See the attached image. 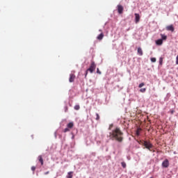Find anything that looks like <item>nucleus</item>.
Returning <instances> with one entry per match:
<instances>
[{
    "mask_svg": "<svg viewBox=\"0 0 178 178\" xmlns=\"http://www.w3.org/2000/svg\"><path fill=\"white\" fill-rule=\"evenodd\" d=\"M67 178H73V172H69Z\"/></svg>",
    "mask_w": 178,
    "mask_h": 178,
    "instance_id": "nucleus-15",
    "label": "nucleus"
},
{
    "mask_svg": "<svg viewBox=\"0 0 178 178\" xmlns=\"http://www.w3.org/2000/svg\"><path fill=\"white\" fill-rule=\"evenodd\" d=\"M144 86H145V84L144 83H141L140 84H139L138 88H141L144 87Z\"/></svg>",
    "mask_w": 178,
    "mask_h": 178,
    "instance_id": "nucleus-21",
    "label": "nucleus"
},
{
    "mask_svg": "<svg viewBox=\"0 0 178 178\" xmlns=\"http://www.w3.org/2000/svg\"><path fill=\"white\" fill-rule=\"evenodd\" d=\"M173 113H174V111H171V113H172V114H173Z\"/></svg>",
    "mask_w": 178,
    "mask_h": 178,
    "instance_id": "nucleus-31",
    "label": "nucleus"
},
{
    "mask_svg": "<svg viewBox=\"0 0 178 178\" xmlns=\"http://www.w3.org/2000/svg\"><path fill=\"white\" fill-rule=\"evenodd\" d=\"M74 109H75V111H79L80 109V105H75Z\"/></svg>",
    "mask_w": 178,
    "mask_h": 178,
    "instance_id": "nucleus-17",
    "label": "nucleus"
},
{
    "mask_svg": "<svg viewBox=\"0 0 178 178\" xmlns=\"http://www.w3.org/2000/svg\"><path fill=\"white\" fill-rule=\"evenodd\" d=\"M67 111H68L67 106H65V112H67Z\"/></svg>",
    "mask_w": 178,
    "mask_h": 178,
    "instance_id": "nucleus-27",
    "label": "nucleus"
},
{
    "mask_svg": "<svg viewBox=\"0 0 178 178\" xmlns=\"http://www.w3.org/2000/svg\"><path fill=\"white\" fill-rule=\"evenodd\" d=\"M67 131H70V129L67 127V128L64 129V133H67Z\"/></svg>",
    "mask_w": 178,
    "mask_h": 178,
    "instance_id": "nucleus-22",
    "label": "nucleus"
},
{
    "mask_svg": "<svg viewBox=\"0 0 178 178\" xmlns=\"http://www.w3.org/2000/svg\"><path fill=\"white\" fill-rule=\"evenodd\" d=\"M140 131H141V128H138L136 130V136H140Z\"/></svg>",
    "mask_w": 178,
    "mask_h": 178,
    "instance_id": "nucleus-16",
    "label": "nucleus"
},
{
    "mask_svg": "<svg viewBox=\"0 0 178 178\" xmlns=\"http://www.w3.org/2000/svg\"><path fill=\"white\" fill-rule=\"evenodd\" d=\"M38 161L40 162L41 165H44V159H42V156H38Z\"/></svg>",
    "mask_w": 178,
    "mask_h": 178,
    "instance_id": "nucleus-12",
    "label": "nucleus"
},
{
    "mask_svg": "<svg viewBox=\"0 0 178 178\" xmlns=\"http://www.w3.org/2000/svg\"><path fill=\"white\" fill-rule=\"evenodd\" d=\"M49 171L44 172V175H49Z\"/></svg>",
    "mask_w": 178,
    "mask_h": 178,
    "instance_id": "nucleus-29",
    "label": "nucleus"
},
{
    "mask_svg": "<svg viewBox=\"0 0 178 178\" xmlns=\"http://www.w3.org/2000/svg\"><path fill=\"white\" fill-rule=\"evenodd\" d=\"M75 79H76V75H74V74H70V79H69L70 83H73Z\"/></svg>",
    "mask_w": 178,
    "mask_h": 178,
    "instance_id": "nucleus-7",
    "label": "nucleus"
},
{
    "mask_svg": "<svg viewBox=\"0 0 178 178\" xmlns=\"http://www.w3.org/2000/svg\"><path fill=\"white\" fill-rule=\"evenodd\" d=\"M117 10L119 13V15H122V13H123V10H124V8L123 6L119 4L117 6Z\"/></svg>",
    "mask_w": 178,
    "mask_h": 178,
    "instance_id": "nucleus-4",
    "label": "nucleus"
},
{
    "mask_svg": "<svg viewBox=\"0 0 178 178\" xmlns=\"http://www.w3.org/2000/svg\"><path fill=\"white\" fill-rule=\"evenodd\" d=\"M74 127V123H73L72 122H70L67 124V127L68 129H73V127Z\"/></svg>",
    "mask_w": 178,
    "mask_h": 178,
    "instance_id": "nucleus-10",
    "label": "nucleus"
},
{
    "mask_svg": "<svg viewBox=\"0 0 178 178\" xmlns=\"http://www.w3.org/2000/svg\"><path fill=\"white\" fill-rule=\"evenodd\" d=\"M99 31H102V30L100 29Z\"/></svg>",
    "mask_w": 178,
    "mask_h": 178,
    "instance_id": "nucleus-32",
    "label": "nucleus"
},
{
    "mask_svg": "<svg viewBox=\"0 0 178 178\" xmlns=\"http://www.w3.org/2000/svg\"><path fill=\"white\" fill-rule=\"evenodd\" d=\"M151 62H153V63L156 62V58H151Z\"/></svg>",
    "mask_w": 178,
    "mask_h": 178,
    "instance_id": "nucleus-23",
    "label": "nucleus"
},
{
    "mask_svg": "<svg viewBox=\"0 0 178 178\" xmlns=\"http://www.w3.org/2000/svg\"><path fill=\"white\" fill-rule=\"evenodd\" d=\"M96 67H97V65H95V63L94 61H92L90 67L86 72L85 77H87V74H88V72H90V73H93Z\"/></svg>",
    "mask_w": 178,
    "mask_h": 178,
    "instance_id": "nucleus-2",
    "label": "nucleus"
},
{
    "mask_svg": "<svg viewBox=\"0 0 178 178\" xmlns=\"http://www.w3.org/2000/svg\"><path fill=\"white\" fill-rule=\"evenodd\" d=\"M140 22V14L135 13V23H138Z\"/></svg>",
    "mask_w": 178,
    "mask_h": 178,
    "instance_id": "nucleus-8",
    "label": "nucleus"
},
{
    "mask_svg": "<svg viewBox=\"0 0 178 178\" xmlns=\"http://www.w3.org/2000/svg\"><path fill=\"white\" fill-rule=\"evenodd\" d=\"M145 91H147V88H145L140 89V92H145Z\"/></svg>",
    "mask_w": 178,
    "mask_h": 178,
    "instance_id": "nucleus-18",
    "label": "nucleus"
},
{
    "mask_svg": "<svg viewBox=\"0 0 178 178\" xmlns=\"http://www.w3.org/2000/svg\"><path fill=\"white\" fill-rule=\"evenodd\" d=\"M143 145H144V147H145V148H147V149H149V151H152L151 148H152V147H154V145H152V144L147 140L144 141Z\"/></svg>",
    "mask_w": 178,
    "mask_h": 178,
    "instance_id": "nucleus-3",
    "label": "nucleus"
},
{
    "mask_svg": "<svg viewBox=\"0 0 178 178\" xmlns=\"http://www.w3.org/2000/svg\"><path fill=\"white\" fill-rule=\"evenodd\" d=\"M151 151H152V152H155V150H152V149H151Z\"/></svg>",
    "mask_w": 178,
    "mask_h": 178,
    "instance_id": "nucleus-30",
    "label": "nucleus"
},
{
    "mask_svg": "<svg viewBox=\"0 0 178 178\" xmlns=\"http://www.w3.org/2000/svg\"><path fill=\"white\" fill-rule=\"evenodd\" d=\"M97 40H99V41H101L103 38H104V33H102L101 34H99L97 37Z\"/></svg>",
    "mask_w": 178,
    "mask_h": 178,
    "instance_id": "nucleus-13",
    "label": "nucleus"
},
{
    "mask_svg": "<svg viewBox=\"0 0 178 178\" xmlns=\"http://www.w3.org/2000/svg\"><path fill=\"white\" fill-rule=\"evenodd\" d=\"M31 170H32L33 172H35V166H32V167H31Z\"/></svg>",
    "mask_w": 178,
    "mask_h": 178,
    "instance_id": "nucleus-26",
    "label": "nucleus"
},
{
    "mask_svg": "<svg viewBox=\"0 0 178 178\" xmlns=\"http://www.w3.org/2000/svg\"><path fill=\"white\" fill-rule=\"evenodd\" d=\"M156 45H162L163 44V40L162 39H159L156 40Z\"/></svg>",
    "mask_w": 178,
    "mask_h": 178,
    "instance_id": "nucleus-9",
    "label": "nucleus"
},
{
    "mask_svg": "<svg viewBox=\"0 0 178 178\" xmlns=\"http://www.w3.org/2000/svg\"><path fill=\"white\" fill-rule=\"evenodd\" d=\"M163 63V58L162 57H161L159 58V63H160V65H162Z\"/></svg>",
    "mask_w": 178,
    "mask_h": 178,
    "instance_id": "nucleus-20",
    "label": "nucleus"
},
{
    "mask_svg": "<svg viewBox=\"0 0 178 178\" xmlns=\"http://www.w3.org/2000/svg\"><path fill=\"white\" fill-rule=\"evenodd\" d=\"M121 165H122V168H124V169L126 168L127 165H126L125 162H122Z\"/></svg>",
    "mask_w": 178,
    "mask_h": 178,
    "instance_id": "nucleus-19",
    "label": "nucleus"
},
{
    "mask_svg": "<svg viewBox=\"0 0 178 178\" xmlns=\"http://www.w3.org/2000/svg\"><path fill=\"white\" fill-rule=\"evenodd\" d=\"M162 166L163 168H169V160L165 159L162 163Z\"/></svg>",
    "mask_w": 178,
    "mask_h": 178,
    "instance_id": "nucleus-5",
    "label": "nucleus"
},
{
    "mask_svg": "<svg viewBox=\"0 0 178 178\" xmlns=\"http://www.w3.org/2000/svg\"><path fill=\"white\" fill-rule=\"evenodd\" d=\"M138 54L140 55V56H143V49H141V47L138 48Z\"/></svg>",
    "mask_w": 178,
    "mask_h": 178,
    "instance_id": "nucleus-11",
    "label": "nucleus"
},
{
    "mask_svg": "<svg viewBox=\"0 0 178 178\" xmlns=\"http://www.w3.org/2000/svg\"><path fill=\"white\" fill-rule=\"evenodd\" d=\"M176 65H178V56L176 58Z\"/></svg>",
    "mask_w": 178,
    "mask_h": 178,
    "instance_id": "nucleus-28",
    "label": "nucleus"
},
{
    "mask_svg": "<svg viewBox=\"0 0 178 178\" xmlns=\"http://www.w3.org/2000/svg\"><path fill=\"white\" fill-rule=\"evenodd\" d=\"M110 140L118 141V143L123 142V133L120 130V128H115L111 132L109 133Z\"/></svg>",
    "mask_w": 178,
    "mask_h": 178,
    "instance_id": "nucleus-1",
    "label": "nucleus"
},
{
    "mask_svg": "<svg viewBox=\"0 0 178 178\" xmlns=\"http://www.w3.org/2000/svg\"><path fill=\"white\" fill-rule=\"evenodd\" d=\"M97 73L98 74H102L101 71H99V68H97Z\"/></svg>",
    "mask_w": 178,
    "mask_h": 178,
    "instance_id": "nucleus-25",
    "label": "nucleus"
},
{
    "mask_svg": "<svg viewBox=\"0 0 178 178\" xmlns=\"http://www.w3.org/2000/svg\"><path fill=\"white\" fill-rule=\"evenodd\" d=\"M161 40L162 41H165V40H168V36H166L165 35H163V34H161Z\"/></svg>",
    "mask_w": 178,
    "mask_h": 178,
    "instance_id": "nucleus-14",
    "label": "nucleus"
},
{
    "mask_svg": "<svg viewBox=\"0 0 178 178\" xmlns=\"http://www.w3.org/2000/svg\"><path fill=\"white\" fill-rule=\"evenodd\" d=\"M96 120H99V114L96 113Z\"/></svg>",
    "mask_w": 178,
    "mask_h": 178,
    "instance_id": "nucleus-24",
    "label": "nucleus"
},
{
    "mask_svg": "<svg viewBox=\"0 0 178 178\" xmlns=\"http://www.w3.org/2000/svg\"><path fill=\"white\" fill-rule=\"evenodd\" d=\"M167 31H172V33H173V31H175V27H173L172 25H170V26H167L165 27Z\"/></svg>",
    "mask_w": 178,
    "mask_h": 178,
    "instance_id": "nucleus-6",
    "label": "nucleus"
}]
</instances>
